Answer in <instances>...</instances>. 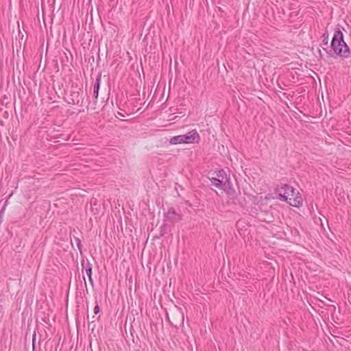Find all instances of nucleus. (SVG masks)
Listing matches in <instances>:
<instances>
[{
    "label": "nucleus",
    "mask_w": 351,
    "mask_h": 351,
    "mask_svg": "<svg viewBox=\"0 0 351 351\" xmlns=\"http://www.w3.org/2000/svg\"><path fill=\"white\" fill-rule=\"evenodd\" d=\"M276 198L282 202H286L291 206L300 207L302 205V197L299 191L288 184L278 185L274 189Z\"/></svg>",
    "instance_id": "obj_1"
},
{
    "label": "nucleus",
    "mask_w": 351,
    "mask_h": 351,
    "mask_svg": "<svg viewBox=\"0 0 351 351\" xmlns=\"http://www.w3.org/2000/svg\"><path fill=\"white\" fill-rule=\"evenodd\" d=\"M331 49L334 53L343 59L350 57L351 51L344 40V36L339 28H335L330 43Z\"/></svg>",
    "instance_id": "obj_2"
},
{
    "label": "nucleus",
    "mask_w": 351,
    "mask_h": 351,
    "mask_svg": "<svg viewBox=\"0 0 351 351\" xmlns=\"http://www.w3.org/2000/svg\"><path fill=\"white\" fill-rule=\"evenodd\" d=\"M164 217L166 222L176 223L181 220V215L177 213L173 208H169L164 213Z\"/></svg>",
    "instance_id": "obj_3"
},
{
    "label": "nucleus",
    "mask_w": 351,
    "mask_h": 351,
    "mask_svg": "<svg viewBox=\"0 0 351 351\" xmlns=\"http://www.w3.org/2000/svg\"><path fill=\"white\" fill-rule=\"evenodd\" d=\"M182 135L184 138L183 141L186 144L198 143L200 139L199 135L196 130H192Z\"/></svg>",
    "instance_id": "obj_4"
},
{
    "label": "nucleus",
    "mask_w": 351,
    "mask_h": 351,
    "mask_svg": "<svg viewBox=\"0 0 351 351\" xmlns=\"http://www.w3.org/2000/svg\"><path fill=\"white\" fill-rule=\"evenodd\" d=\"M82 95V90L79 88L77 91H72L70 95V101H68L70 104H77L80 106L83 105V99H80Z\"/></svg>",
    "instance_id": "obj_5"
},
{
    "label": "nucleus",
    "mask_w": 351,
    "mask_h": 351,
    "mask_svg": "<svg viewBox=\"0 0 351 351\" xmlns=\"http://www.w3.org/2000/svg\"><path fill=\"white\" fill-rule=\"evenodd\" d=\"M82 271L84 270L86 271V273L88 277V280H89L90 283L92 285H93V278H92V274H93L92 264L87 259H86V261L84 260H83L82 261Z\"/></svg>",
    "instance_id": "obj_6"
},
{
    "label": "nucleus",
    "mask_w": 351,
    "mask_h": 351,
    "mask_svg": "<svg viewBox=\"0 0 351 351\" xmlns=\"http://www.w3.org/2000/svg\"><path fill=\"white\" fill-rule=\"evenodd\" d=\"M220 189L224 191L227 194H232L234 192L232 184L230 181V176H228L224 180L222 181Z\"/></svg>",
    "instance_id": "obj_7"
},
{
    "label": "nucleus",
    "mask_w": 351,
    "mask_h": 351,
    "mask_svg": "<svg viewBox=\"0 0 351 351\" xmlns=\"http://www.w3.org/2000/svg\"><path fill=\"white\" fill-rule=\"evenodd\" d=\"M101 73H99L97 76V78H96V82L93 86V96L96 100L98 98L99 90L100 84H101Z\"/></svg>",
    "instance_id": "obj_8"
},
{
    "label": "nucleus",
    "mask_w": 351,
    "mask_h": 351,
    "mask_svg": "<svg viewBox=\"0 0 351 351\" xmlns=\"http://www.w3.org/2000/svg\"><path fill=\"white\" fill-rule=\"evenodd\" d=\"M209 174L210 176H214L217 177V178L221 179L222 180H224L228 176L223 169H220L213 172H209Z\"/></svg>",
    "instance_id": "obj_9"
},
{
    "label": "nucleus",
    "mask_w": 351,
    "mask_h": 351,
    "mask_svg": "<svg viewBox=\"0 0 351 351\" xmlns=\"http://www.w3.org/2000/svg\"><path fill=\"white\" fill-rule=\"evenodd\" d=\"M183 140H184L183 135L181 134V135L173 136L170 139L169 143L171 145L182 144V143H184Z\"/></svg>",
    "instance_id": "obj_10"
},
{
    "label": "nucleus",
    "mask_w": 351,
    "mask_h": 351,
    "mask_svg": "<svg viewBox=\"0 0 351 351\" xmlns=\"http://www.w3.org/2000/svg\"><path fill=\"white\" fill-rule=\"evenodd\" d=\"M209 180H210L212 184L215 186V187L220 189V186H221L222 180L217 178V177L214 176H210L209 177Z\"/></svg>",
    "instance_id": "obj_11"
},
{
    "label": "nucleus",
    "mask_w": 351,
    "mask_h": 351,
    "mask_svg": "<svg viewBox=\"0 0 351 351\" xmlns=\"http://www.w3.org/2000/svg\"><path fill=\"white\" fill-rule=\"evenodd\" d=\"M74 241H75V242L76 243L77 249L79 250V251L82 254V247L83 246H82V244L80 239L77 237H74Z\"/></svg>",
    "instance_id": "obj_12"
},
{
    "label": "nucleus",
    "mask_w": 351,
    "mask_h": 351,
    "mask_svg": "<svg viewBox=\"0 0 351 351\" xmlns=\"http://www.w3.org/2000/svg\"><path fill=\"white\" fill-rule=\"evenodd\" d=\"M328 36H329V34H328V32H324L322 36V43L325 46H327L328 45Z\"/></svg>",
    "instance_id": "obj_13"
},
{
    "label": "nucleus",
    "mask_w": 351,
    "mask_h": 351,
    "mask_svg": "<svg viewBox=\"0 0 351 351\" xmlns=\"http://www.w3.org/2000/svg\"><path fill=\"white\" fill-rule=\"evenodd\" d=\"M167 231V224L164 223L160 228V237H163Z\"/></svg>",
    "instance_id": "obj_14"
},
{
    "label": "nucleus",
    "mask_w": 351,
    "mask_h": 351,
    "mask_svg": "<svg viewBox=\"0 0 351 351\" xmlns=\"http://www.w3.org/2000/svg\"><path fill=\"white\" fill-rule=\"evenodd\" d=\"M99 312H100V307H99L97 302L96 301L95 306L94 307V313L95 315H97Z\"/></svg>",
    "instance_id": "obj_15"
},
{
    "label": "nucleus",
    "mask_w": 351,
    "mask_h": 351,
    "mask_svg": "<svg viewBox=\"0 0 351 351\" xmlns=\"http://www.w3.org/2000/svg\"><path fill=\"white\" fill-rule=\"evenodd\" d=\"M4 212H5V206H3V208L0 210V221H3V217L4 215Z\"/></svg>",
    "instance_id": "obj_16"
},
{
    "label": "nucleus",
    "mask_w": 351,
    "mask_h": 351,
    "mask_svg": "<svg viewBox=\"0 0 351 351\" xmlns=\"http://www.w3.org/2000/svg\"><path fill=\"white\" fill-rule=\"evenodd\" d=\"M272 218H273V216L271 215H269L268 216V220H267V219H265V218H264L263 220L266 221H272Z\"/></svg>",
    "instance_id": "obj_17"
},
{
    "label": "nucleus",
    "mask_w": 351,
    "mask_h": 351,
    "mask_svg": "<svg viewBox=\"0 0 351 351\" xmlns=\"http://www.w3.org/2000/svg\"><path fill=\"white\" fill-rule=\"evenodd\" d=\"M36 339V333L34 332L33 335L32 344H33V351H34V342Z\"/></svg>",
    "instance_id": "obj_18"
},
{
    "label": "nucleus",
    "mask_w": 351,
    "mask_h": 351,
    "mask_svg": "<svg viewBox=\"0 0 351 351\" xmlns=\"http://www.w3.org/2000/svg\"><path fill=\"white\" fill-rule=\"evenodd\" d=\"M264 214H265V215H267V216H266V218H267V219H268V216L269 215V213H268V212H265Z\"/></svg>",
    "instance_id": "obj_19"
},
{
    "label": "nucleus",
    "mask_w": 351,
    "mask_h": 351,
    "mask_svg": "<svg viewBox=\"0 0 351 351\" xmlns=\"http://www.w3.org/2000/svg\"><path fill=\"white\" fill-rule=\"evenodd\" d=\"M83 279H84V280L85 286L86 287V285H86V278H85V277H84V276H83Z\"/></svg>",
    "instance_id": "obj_20"
},
{
    "label": "nucleus",
    "mask_w": 351,
    "mask_h": 351,
    "mask_svg": "<svg viewBox=\"0 0 351 351\" xmlns=\"http://www.w3.org/2000/svg\"><path fill=\"white\" fill-rule=\"evenodd\" d=\"M7 204H8V200H6V201H5V204H4V206H5H5H6V205H7Z\"/></svg>",
    "instance_id": "obj_21"
},
{
    "label": "nucleus",
    "mask_w": 351,
    "mask_h": 351,
    "mask_svg": "<svg viewBox=\"0 0 351 351\" xmlns=\"http://www.w3.org/2000/svg\"><path fill=\"white\" fill-rule=\"evenodd\" d=\"M182 320L183 321L184 320V317H183V315H182Z\"/></svg>",
    "instance_id": "obj_22"
},
{
    "label": "nucleus",
    "mask_w": 351,
    "mask_h": 351,
    "mask_svg": "<svg viewBox=\"0 0 351 351\" xmlns=\"http://www.w3.org/2000/svg\"><path fill=\"white\" fill-rule=\"evenodd\" d=\"M2 223V221H0V225Z\"/></svg>",
    "instance_id": "obj_23"
}]
</instances>
